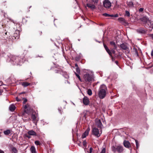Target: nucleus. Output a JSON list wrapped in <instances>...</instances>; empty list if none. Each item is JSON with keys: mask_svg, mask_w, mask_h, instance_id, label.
I'll return each mask as SVG.
<instances>
[{"mask_svg": "<svg viewBox=\"0 0 153 153\" xmlns=\"http://www.w3.org/2000/svg\"><path fill=\"white\" fill-rule=\"evenodd\" d=\"M118 17V14H116L114 15V17Z\"/></svg>", "mask_w": 153, "mask_h": 153, "instance_id": "79ce46f5", "label": "nucleus"}, {"mask_svg": "<svg viewBox=\"0 0 153 153\" xmlns=\"http://www.w3.org/2000/svg\"><path fill=\"white\" fill-rule=\"evenodd\" d=\"M92 134L96 137H99L101 134V132L100 133L99 129L96 127H94L92 128Z\"/></svg>", "mask_w": 153, "mask_h": 153, "instance_id": "0eeeda50", "label": "nucleus"}, {"mask_svg": "<svg viewBox=\"0 0 153 153\" xmlns=\"http://www.w3.org/2000/svg\"><path fill=\"white\" fill-rule=\"evenodd\" d=\"M90 130V128L89 127H88L85 132L83 133L82 135V138H85L88 134L89 131Z\"/></svg>", "mask_w": 153, "mask_h": 153, "instance_id": "9b49d317", "label": "nucleus"}, {"mask_svg": "<svg viewBox=\"0 0 153 153\" xmlns=\"http://www.w3.org/2000/svg\"><path fill=\"white\" fill-rule=\"evenodd\" d=\"M12 153H17L18 151L14 147H12L11 148Z\"/></svg>", "mask_w": 153, "mask_h": 153, "instance_id": "a878e982", "label": "nucleus"}, {"mask_svg": "<svg viewBox=\"0 0 153 153\" xmlns=\"http://www.w3.org/2000/svg\"><path fill=\"white\" fill-rule=\"evenodd\" d=\"M106 151L105 148H103L102 149V150L100 153H105Z\"/></svg>", "mask_w": 153, "mask_h": 153, "instance_id": "2f4dec72", "label": "nucleus"}, {"mask_svg": "<svg viewBox=\"0 0 153 153\" xmlns=\"http://www.w3.org/2000/svg\"><path fill=\"white\" fill-rule=\"evenodd\" d=\"M104 47L106 51L108 53V54L110 56H112V53L111 52V51L108 49L107 46L104 44Z\"/></svg>", "mask_w": 153, "mask_h": 153, "instance_id": "a211bd4d", "label": "nucleus"}, {"mask_svg": "<svg viewBox=\"0 0 153 153\" xmlns=\"http://www.w3.org/2000/svg\"><path fill=\"white\" fill-rule=\"evenodd\" d=\"M109 17H114V15H110Z\"/></svg>", "mask_w": 153, "mask_h": 153, "instance_id": "09e8293b", "label": "nucleus"}, {"mask_svg": "<svg viewBox=\"0 0 153 153\" xmlns=\"http://www.w3.org/2000/svg\"><path fill=\"white\" fill-rule=\"evenodd\" d=\"M93 150V149L91 147L90 148V151L89 152V153H91L92 152V151Z\"/></svg>", "mask_w": 153, "mask_h": 153, "instance_id": "ea45409f", "label": "nucleus"}, {"mask_svg": "<svg viewBox=\"0 0 153 153\" xmlns=\"http://www.w3.org/2000/svg\"><path fill=\"white\" fill-rule=\"evenodd\" d=\"M127 4L128 6L129 7H133V4L132 1H127Z\"/></svg>", "mask_w": 153, "mask_h": 153, "instance_id": "5701e85b", "label": "nucleus"}, {"mask_svg": "<svg viewBox=\"0 0 153 153\" xmlns=\"http://www.w3.org/2000/svg\"><path fill=\"white\" fill-rule=\"evenodd\" d=\"M151 54L152 56H153V50H152L151 51Z\"/></svg>", "mask_w": 153, "mask_h": 153, "instance_id": "8fccbe9b", "label": "nucleus"}, {"mask_svg": "<svg viewBox=\"0 0 153 153\" xmlns=\"http://www.w3.org/2000/svg\"><path fill=\"white\" fill-rule=\"evenodd\" d=\"M83 145L84 147H86V142L85 140H84L83 141Z\"/></svg>", "mask_w": 153, "mask_h": 153, "instance_id": "c9c22d12", "label": "nucleus"}, {"mask_svg": "<svg viewBox=\"0 0 153 153\" xmlns=\"http://www.w3.org/2000/svg\"><path fill=\"white\" fill-rule=\"evenodd\" d=\"M64 77L66 78H68L69 77V76L67 74H65L64 76Z\"/></svg>", "mask_w": 153, "mask_h": 153, "instance_id": "a19ab883", "label": "nucleus"}, {"mask_svg": "<svg viewBox=\"0 0 153 153\" xmlns=\"http://www.w3.org/2000/svg\"><path fill=\"white\" fill-rule=\"evenodd\" d=\"M137 32L139 33H145L146 31L142 28H140L137 30Z\"/></svg>", "mask_w": 153, "mask_h": 153, "instance_id": "f3484780", "label": "nucleus"}, {"mask_svg": "<svg viewBox=\"0 0 153 153\" xmlns=\"http://www.w3.org/2000/svg\"><path fill=\"white\" fill-rule=\"evenodd\" d=\"M30 150L32 153H36V149L33 146H32L30 149Z\"/></svg>", "mask_w": 153, "mask_h": 153, "instance_id": "b1692460", "label": "nucleus"}, {"mask_svg": "<svg viewBox=\"0 0 153 153\" xmlns=\"http://www.w3.org/2000/svg\"><path fill=\"white\" fill-rule=\"evenodd\" d=\"M96 124L97 127L100 128H102L103 125L100 120L96 119L95 120Z\"/></svg>", "mask_w": 153, "mask_h": 153, "instance_id": "f8f14e48", "label": "nucleus"}, {"mask_svg": "<svg viewBox=\"0 0 153 153\" xmlns=\"http://www.w3.org/2000/svg\"><path fill=\"white\" fill-rule=\"evenodd\" d=\"M35 143L36 145H40L41 144L40 142L38 141H36L35 142Z\"/></svg>", "mask_w": 153, "mask_h": 153, "instance_id": "c756f323", "label": "nucleus"}, {"mask_svg": "<svg viewBox=\"0 0 153 153\" xmlns=\"http://www.w3.org/2000/svg\"><path fill=\"white\" fill-rule=\"evenodd\" d=\"M123 145L126 148H129L131 146L130 142L126 140L123 142Z\"/></svg>", "mask_w": 153, "mask_h": 153, "instance_id": "2eb2a0df", "label": "nucleus"}, {"mask_svg": "<svg viewBox=\"0 0 153 153\" xmlns=\"http://www.w3.org/2000/svg\"><path fill=\"white\" fill-rule=\"evenodd\" d=\"M25 92H22V93H20L19 94V96L21 94H24V93H25Z\"/></svg>", "mask_w": 153, "mask_h": 153, "instance_id": "864d4df0", "label": "nucleus"}, {"mask_svg": "<svg viewBox=\"0 0 153 153\" xmlns=\"http://www.w3.org/2000/svg\"><path fill=\"white\" fill-rule=\"evenodd\" d=\"M83 78L86 82H90L93 79V76L88 73H86L84 75Z\"/></svg>", "mask_w": 153, "mask_h": 153, "instance_id": "20e7f679", "label": "nucleus"}, {"mask_svg": "<svg viewBox=\"0 0 153 153\" xmlns=\"http://www.w3.org/2000/svg\"><path fill=\"white\" fill-rule=\"evenodd\" d=\"M103 15L106 17H109L110 14H108L106 13H103Z\"/></svg>", "mask_w": 153, "mask_h": 153, "instance_id": "f704fd0d", "label": "nucleus"}, {"mask_svg": "<svg viewBox=\"0 0 153 153\" xmlns=\"http://www.w3.org/2000/svg\"><path fill=\"white\" fill-rule=\"evenodd\" d=\"M125 16H126L128 17H129L130 16V13L128 11H126V13L125 15Z\"/></svg>", "mask_w": 153, "mask_h": 153, "instance_id": "c85d7f7f", "label": "nucleus"}, {"mask_svg": "<svg viewBox=\"0 0 153 153\" xmlns=\"http://www.w3.org/2000/svg\"><path fill=\"white\" fill-rule=\"evenodd\" d=\"M10 62L14 65H21L24 62V60L19 56L12 55L10 56Z\"/></svg>", "mask_w": 153, "mask_h": 153, "instance_id": "f257e3e1", "label": "nucleus"}, {"mask_svg": "<svg viewBox=\"0 0 153 153\" xmlns=\"http://www.w3.org/2000/svg\"><path fill=\"white\" fill-rule=\"evenodd\" d=\"M16 100L17 101H21V99H19L18 97L16 98Z\"/></svg>", "mask_w": 153, "mask_h": 153, "instance_id": "4c0bfd02", "label": "nucleus"}, {"mask_svg": "<svg viewBox=\"0 0 153 153\" xmlns=\"http://www.w3.org/2000/svg\"><path fill=\"white\" fill-rule=\"evenodd\" d=\"M135 54L137 56H138V53L137 50L136 49H135Z\"/></svg>", "mask_w": 153, "mask_h": 153, "instance_id": "e433bc0d", "label": "nucleus"}, {"mask_svg": "<svg viewBox=\"0 0 153 153\" xmlns=\"http://www.w3.org/2000/svg\"><path fill=\"white\" fill-rule=\"evenodd\" d=\"M17 32H18V36H16L15 35L14 36L15 37V36H16V37L17 38H18L19 37V32L18 31H17Z\"/></svg>", "mask_w": 153, "mask_h": 153, "instance_id": "c03bdc74", "label": "nucleus"}, {"mask_svg": "<svg viewBox=\"0 0 153 153\" xmlns=\"http://www.w3.org/2000/svg\"><path fill=\"white\" fill-rule=\"evenodd\" d=\"M75 74L76 75V76L78 78L79 80L80 81H81V78H80V77L79 76V74H77V73H76L75 72Z\"/></svg>", "mask_w": 153, "mask_h": 153, "instance_id": "cd10ccee", "label": "nucleus"}, {"mask_svg": "<svg viewBox=\"0 0 153 153\" xmlns=\"http://www.w3.org/2000/svg\"><path fill=\"white\" fill-rule=\"evenodd\" d=\"M111 53L112 52L113 53H114L115 52L114 50L113 49L111 50Z\"/></svg>", "mask_w": 153, "mask_h": 153, "instance_id": "49530a36", "label": "nucleus"}, {"mask_svg": "<svg viewBox=\"0 0 153 153\" xmlns=\"http://www.w3.org/2000/svg\"><path fill=\"white\" fill-rule=\"evenodd\" d=\"M24 112L26 113L29 114L31 111V109L30 105L27 104L24 106Z\"/></svg>", "mask_w": 153, "mask_h": 153, "instance_id": "9d476101", "label": "nucleus"}, {"mask_svg": "<svg viewBox=\"0 0 153 153\" xmlns=\"http://www.w3.org/2000/svg\"><path fill=\"white\" fill-rule=\"evenodd\" d=\"M31 135H30L29 134V135H26V137L28 138H31Z\"/></svg>", "mask_w": 153, "mask_h": 153, "instance_id": "37998d69", "label": "nucleus"}, {"mask_svg": "<svg viewBox=\"0 0 153 153\" xmlns=\"http://www.w3.org/2000/svg\"><path fill=\"white\" fill-rule=\"evenodd\" d=\"M83 102L85 105H88L89 103V98L86 97H84L83 99Z\"/></svg>", "mask_w": 153, "mask_h": 153, "instance_id": "4468645a", "label": "nucleus"}, {"mask_svg": "<svg viewBox=\"0 0 153 153\" xmlns=\"http://www.w3.org/2000/svg\"><path fill=\"white\" fill-rule=\"evenodd\" d=\"M4 17H6L5 16V13H4Z\"/></svg>", "mask_w": 153, "mask_h": 153, "instance_id": "6e6d98bb", "label": "nucleus"}, {"mask_svg": "<svg viewBox=\"0 0 153 153\" xmlns=\"http://www.w3.org/2000/svg\"><path fill=\"white\" fill-rule=\"evenodd\" d=\"M107 88L104 85H101L99 89L98 95L100 99H102L105 96Z\"/></svg>", "mask_w": 153, "mask_h": 153, "instance_id": "f03ea898", "label": "nucleus"}, {"mask_svg": "<svg viewBox=\"0 0 153 153\" xmlns=\"http://www.w3.org/2000/svg\"><path fill=\"white\" fill-rule=\"evenodd\" d=\"M135 142H136V147H137V149L139 147V144L137 140H135Z\"/></svg>", "mask_w": 153, "mask_h": 153, "instance_id": "473e14b6", "label": "nucleus"}, {"mask_svg": "<svg viewBox=\"0 0 153 153\" xmlns=\"http://www.w3.org/2000/svg\"><path fill=\"white\" fill-rule=\"evenodd\" d=\"M118 20L120 23L123 24H126L127 23V22L125 19L122 17L119 18H118Z\"/></svg>", "mask_w": 153, "mask_h": 153, "instance_id": "dca6fc26", "label": "nucleus"}, {"mask_svg": "<svg viewBox=\"0 0 153 153\" xmlns=\"http://www.w3.org/2000/svg\"><path fill=\"white\" fill-rule=\"evenodd\" d=\"M0 153H4V152L3 151L0 150Z\"/></svg>", "mask_w": 153, "mask_h": 153, "instance_id": "603ef678", "label": "nucleus"}, {"mask_svg": "<svg viewBox=\"0 0 153 153\" xmlns=\"http://www.w3.org/2000/svg\"><path fill=\"white\" fill-rule=\"evenodd\" d=\"M143 10V9L142 8H140L139 10V11L140 12H142Z\"/></svg>", "mask_w": 153, "mask_h": 153, "instance_id": "58836bf2", "label": "nucleus"}, {"mask_svg": "<svg viewBox=\"0 0 153 153\" xmlns=\"http://www.w3.org/2000/svg\"><path fill=\"white\" fill-rule=\"evenodd\" d=\"M121 49L123 50H126V52L127 53H129L130 50L128 47V45L126 43H124L121 44L120 45Z\"/></svg>", "mask_w": 153, "mask_h": 153, "instance_id": "423d86ee", "label": "nucleus"}, {"mask_svg": "<svg viewBox=\"0 0 153 153\" xmlns=\"http://www.w3.org/2000/svg\"><path fill=\"white\" fill-rule=\"evenodd\" d=\"M87 93L89 96H91L92 94V91L91 89H89L87 91Z\"/></svg>", "mask_w": 153, "mask_h": 153, "instance_id": "bb28decb", "label": "nucleus"}, {"mask_svg": "<svg viewBox=\"0 0 153 153\" xmlns=\"http://www.w3.org/2000/svg\"><path fill=\"white\" fill-rule=\"evenodd\" d=\"M115 63L117 64L118 63V62L117 61H115Z\"/></svg>", "mask_w": 153, "mask_h": 153, "instance_id": "5fc2aeb1", "label": "nucleus"}, {"mask_svg": "<svg viewBox=\"0 0 153 153\" xmlns=\"http://www.w3.org/2000/svg\"><path fill=\"white\" fill-rule=\"evenodd\" d=\"M75 66L76 67V68H78V65L77 64H75Z\"/></svg>", "mask_w": 153, "mask_h": 153, "instance_id": "de8ad7c7", "label": "nucleus"}, {"mask_svg": "<svg viewBox=\"0 0 153 153\" xmlns=\"http://www.w3.org/2000/svg\"><path fill=\"white\" fill-rule=\"evenodd\" d=\"M31 117L32 119L33 123L36 124L37 123L38 119L37 117V116H35L33 114L31 116Z\"/></svg>", "mask_w": 153, "mask_h": 153, "instance_id": "ddd939ff", "label": "nucleus"}, {"mask_svg": "<svg viewBox=\"0 0 153 153\" xmlns=\"http://www.w3.org/2000/svg\"><path fill=\"white\" fill-rule=\"evenodd\" d=\"M103 4L104 7L106 8H109L111 6V3L108 0H105Z\"/></svg>", "mask_w": 153, "mask_h": 153, "instance_id": "1a4fd4ad", "label": "nucleus"}, {"mask_svg": "<svg viewBox=\"0 0 153 153\" xmlns=\"http://www.w3.org/2000/svg\"><path fill=\"white\" fill-rule=\"evenodd\" d=\"M27 133L28 134L32 136H36V133L33 130H31L28 131Z\"/></svg>", "mask_w": 153, "mask_h": 153, "instance_id": "6ab92c4d", "label": "nucleus"}, {"mask_svg": "<svg viewBox=\"0 0 153 153\" xmlns=\"http://www.w3.org/2000/svg\"><path fill=\"white\" fill-rule=\"evenodd\" d=\"M22 99L24 100L23 103V104H25L27 101V100L26 98H22Z\"/></svg>", "mask_w": 153, "mask_h": 153, "instance_id": "72a5a7b5", "label": "nucleus"}, {"mask_svg": "<svg viewBox=\"0 0 153 153\" xmlns=\"http://www.w3.org/2000/svg\"><path fill=\"white\" fill-rule=\"evenodd\" d=\"M22 86L24 87H25L30 85V83L27 82H24L21 84Z\"/></svg>", "mask_w": 153, "mask_h": 153, "instance_id": "4be33fe9", "label": "nucleus"}, {"mask_svg": "<svg viewBox=\"0 0 153 153\" xmlns=\"http://www.w3.org/2000/svg\"><path fill=\"white\" fill-rule=\"evenodd\" d=\"M141 21L144 23H147L149 25V23L150 24L149 27L152 28L153 27V25L151 22L149 20V19L146 16H144L141 18Z\"/></svg>", "mask_w": 153, "mask_h": 153, "instance_id": "6e6552de", "label": "nucleus"}, {"mask_svg": "<svg viewBox=\"0 0 153 153\" xmlns=\"http://www.w3.org/2000/svg\"><path fill=\"white\" fill-rule=\"evenodd\" d=\"M117 2L116 3V7H119V5L117 4Z\"/></svg>", "mask_w": 153, "mask_h": 153, "instance_id": "3c124183", "label": "nucleus"}, {"mask_svg": "<svg viewBox=\"0 0 153 153\" xmlns=\"http://www.w3.org/2000/svg\"><path fill=\"white\" fill-rule=\"evenodd\" d=\"M76 71L78 74H80V70L79 68H76Z\"/></svg>", "mask_w": 153, "mask_h": 153, "instance_id": "7c9ffc66", "label": "nucleus"}, {"mask_svg": "<svg viewBox=\"0 0 153 153\" xmlns=\"http://www.w3.org/2000/svg\"><path fill=\"white\" fill-rule=\"evenodd\" d=\"M153 39V34H150L149 35Z\"/></svg>", "mask_w": 153, "mask_h": 153, "instance_id": "a18cd8bd", "label": "nucleus"}, {"mask_svg": "<svg viewBox=\"0 0 153 153\" xmlns=\"http://www.w3.org/2000/svg\"><path fill=\"white\" fill-rule=\"evenodd\" d=\"M110 44L114 47V49H116L117 46L115 43L113 41H111L110 42Z\"/></svg>", "mask_w": 153, "mask_h": 153, "instance_id": "412c9836", "label": "nucleus"}, {"mask_svg": "<svg viewBox=\"0 0 153 153\" xmlns=\"http://www.w3.org/2000/svg\"><path fill=\"white\" fill-rule=\"evenodd\" d=\"M10 130L9 129H7L4 131V133L5 135H8L10 133Z\"/></svg>", "mask_w": 153, "mask_h": 153, "instance_id": "393cba45", "label": "nucleus"}, {"mask_svg": "<svg viewBox=\"0 0 153 153\" xmlns=\"http://www.w3.org/2000/svg\"><path fill=\"white\" fill-rule=\"evenodd\" d=\"M111 149L112 151L114 152H117L119 153L122 152L124 150L123 146L120 145H117L116 147L113 146Z\"/></svg>", "mask_w": 153, "mask_h": 153, "instance_id": "7ed1b4c3", "label": "nucleus"}, {"mask_svg": "<svg viewBox=\"0 0 153 153\" xmlns=\"http://www.w3.org/2000/svg\"><path fill=\"white\" fill-rule=\"evenodd\" d=\"M9 108L11 111H13L15 109L16 107L14 105H12L10 106Z\"/></svg>", "mask_w": 153, "mask_h": 153, "instance_id": "aec40b11", "label": "nucleus"}, {"mask_svg": "<svg viewBox=\"0 0 153 153\" xmlns=\"http://www.w3.org/2000/svg\"><path fill=\"white\" fill-rule=\"evenodd\" d=\"M94 3V4H92L90 3H87L86 4L87 6L91 9L93 10L96 8V7L94 4H97L99 0H91Z\"/></svg>", "mask_w": 153, "mask_h": 153, "instance_id": "39448f33", "label": "nucleus"}]
</instances>
